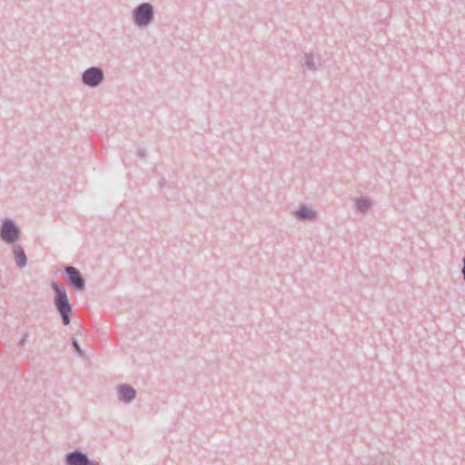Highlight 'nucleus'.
Wrapping results in <instances>:
<instances>
[{
  "label": "nucleus",
  "instance_id": "2eb2a0df",
  "mask_svg": "<svg viewBox=\"0 0 465 465\" xmlns=\"http://www.w3.org/2000/svg\"><path fill=\"white\" fill-rule=\"evenodd\" d=\"M462 277H463V280L465 281V258L463 259V267H462Z\"/></svg>",
  "mask_w": 465,
  "mask_h": 465
},
{
  "label": "nucleus",
  "instance_id": "20e7f679",
  "mask_svg": "<svg viewBox=\"0 0 465 465\" xmlns=\"http://www.w3.org/2000/svg\"><path fill=\"white\" fill-rule=\"evenodd\" d=\"M104 70L99 66H91L82 73V83L88 87L94 88L103 83Z\"/></svg>",
  "mask_w": 465,
  "mask_h": 465
},
{
  "label": "nucleus",
  "instance_id": "0eeeda50",
  "mask_svg": "<svg viewBox=\"0 0 465 465\" xmlns=\"http://www.w3.org/2000/svg\"><path fill=\"white\" fill-rule=\"evenodd\" d=\"M116 391L119 401L125 404L133 402L136 397V391L128 384L118 385Z\"/></svg>",
  "mask_w": 465,
  "mask_h": 465
},
{
  "label": "nucleus",
  "instance_id": "f03ea898",
  "mask_svg": "<svg viewBox=\"0 0 465 465\" xmlns=\"http://www.w3.org/2000/svg\"><path fill=\"white\" fill-rule=\"evenodd\" d=\"M132 17L134 24L137 27H146L154 19V9L153 5L150 3L139 4L134 8Z\"/></svg>",
  "mask_w": 465,
  "mask_h": 465
},
{
  "label": "nucleus",
  "instance_id": "423d86ee",
  "mask_svg": "<svg viewBox=\"0 0 465 465\" xmlns=\"http://www.w3.org/2000/svg\"><path fill=\"white\" fill-rule=\"evenodd\" d=\"M64 465H99L98 462L91 460L88 455L80 450H74L65 455Z\"/></svg>",
  "mask_w": 465,
  "mask_h": 465
},
{
  "label": "nucleus",
  "instance_id": "4468645a",
  "mask_svg": "<svg viewBox=\"0 0 465 465\" xmlns=\"http://www.w3.org/2000/svg\"><path fill=\"white\" fill-rule=\"evenodd\" d=\"M27 337H28V334H27V333H25V334H24V335H23V337L21 338V340H20V341H19V344H20L21 346H23V345L25 344V341H26V340H27Z\"/></svg>",
  "mask_w": 465,
  "mask_h": 465
},
{
  "label": "nucleus",
  "instance_id": "f8f14e48",
  "mask_svg": "<svg viewBox=\"0 0 465 465\" xmlns=\"http://www.w3.org/2000/svg\"><path fill=\"white\" fill-rule=\"evenodd\" d=\"M71 345L73 347V350L74 351V352L80 357V358H84L85 357V352L81 348L78 341L75 339V338H72L71 339Z\"/></svg>",
  "mask_w": 465,
  "mask_h": 465
},
{
  "label": "nucleus",
  "instance_id": "ddd939ff",
  "mask_svg": "<svg viewBox=\"0 0 465 465\" xmlns=\"http://www.w3.org/2000/svg\"><path fill=\"white\" fill-rule=\"evenodd\" d=\"M137 154L141 159H144L146 156V151L144 148H138Z\"/></svg>",
  "mask_w": 465,
  "mask_h": 465
},
{
  "label": "nucleus",
  "instance_id": "9d476101",
  "mask_svg": "<svg viewBox=\"0 0 465 465\" xmlns=\"http://www.w3.org/2000/svg\"><path fill=\"white\" fill-rule=\"evenodd\" d=\"M320 63L316 62L315 57L313 54L312 53H305L304 54V66L310 70V71H316L319 66Z\"/></svg>",
  "mask_w": 465,
  "mask_h": 465
},
{
  "label": "nucleus",
  "instance_id": "9b49d317",
  "mask_svg": "<svg viewBox=\"0 0 465 465\" xmlns=\"http://www.w3.org/2000/svg\"><path fill=\"white\" fill-rule=\"evenodd\" d=\"M356 207L360 213H364L370 209L371 203L367 199H359L356 202Z\"/></svg>",
  "mask_w": 465,
  "mask_h": 465
},
{
  "label": "nucleus",
  "instance_id": "39448f33",
  "mask_svg": "<svg viewBox=\"0 0 465 465\" xmlns=\"http://www.w3.org/2000/svg\"><path fill=\"white\" fill-rule=\"evenodd\" d=\"M64 272L67 275V282L70 286L77 292L85 290V279L77 268L65 266Z\"/></svg>",
  "mask_w": 465,
  "mask_h": 465
},
{
  "label": "nucleus",
  "instance_id": "6e6552de",
  "mask_svg": "<svg viewBox=\"0 0 465 465\" xmlns=\"http://www.w3.org/2000/svg\"><path fill=\"white\" fill-rule=\"evenodd\" d=\"M13 252L16 265L19 268H25L27 264V257L23 247L19 244L15 245Z\"/></svg>",
  "mask_w": 465,
  "mask_h": 465
},
{
  "label": "nucleus",
  "instance_id": "f257e3e1",
  "mask_svg": "<svg viewBox=\"0 0 465 465\" xmlns=\"http://www.w3.org/2000/svg\"><path fill=\"white\" fill-rule=\"evenodd\" d=\"M51 288L54 292V304L61 316L63 324L67 326L71 322L73 309L65 288L57 282H52Z\"/></svg>",
  "mask_w": 465,
  "mask_h": 465
},
{
  "label": "nucleus",
  "instance_id": "1a4fd4ad",
  "mask_svg": "<svg viewBox=\"0 0 465 465\" xmlns=\"http://www.w3.org/2000/svg\"><path fill=\"white\" fill-rule=\"evenodd\" d=\"M295 215L301 221H313L317 216V213L307 206H302L296 211Z\"/></svg>",
  "mask_w": 465,
  "mask_h": 465
},
{
  "label": "nucleus",
  "instance_id": "7ed1b4c3",
  "mask_svg": "<svg viewBox=\"0 0 465 465\" xmlns=\"http://www.w3.org/2000/svg\"><path fill=\"white\" fill-rule=\"evenodd\" d=\"M20 234L21 230L13 220L9 218L3 220L0 226V237L4 242L14 243L19 239Z\"/></svg>",
  "mask_w": 465,
  "mask_h": 465
}]
</instances>
